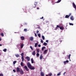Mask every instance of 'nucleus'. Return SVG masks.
I'll use <instances>...</instances> for the list:
<instances>
[{
  "mask_svg": "<svg viewBox=\"0 0 76 76\" xmlns=\"http://www.w3.org/2000/svg\"><path fill=\"white\" fill-rule=\"evenodd\" d=\"M24 53H22L21 54V59L22 60V62H23L24 61V57L23 56V55Z\"/></svg>",
  "mask_w": 76,
  "mask_h": 76,
  "instance_id": "nucleus-1",
  "label": "nucleus"
},
{
  "mask_svg": "<svg viewBox=\"0 0 76 76\" xmlns=\"http://www.w3.org/2000/svg\"><path fill=\"white\" fill-rule=\"evenodd\" d=\"M27 66L28 68L30 69L32 65H31V64L29 63V62H28L27 64Z\"/></svg>",
  "mask_w": 76,
  "mask_h": 76,
  "instance_id": "nucleus-2",
  "label": "nucleus"
},
{
  "mask_svg": "<svg viewBox=\"0 0 76 76\" xmlns=\"http://www.w3.org/2000/svg\"><path fill=\"white\" fill-rule=\"evenodd\" d=\"M37 2H35L34 5H33V8H35L36 7V6L37 5Z\"/></svg>",
  "mask_w": 76,
  "mask_h": 76,
  "instance_id": "nucleus-3",
  "label": "nucleus"
},
{
  "mask_svg": "<svg viewBox=\"0 0 76 76\" xmlns=\"http://www.w3.org/2000/svg\"><path fill=\"white\" fill-rule=\"evenodd\" d=\"M23 68L25 69L26 70V71H29V69H28V67H27V66H25L23 67Z\"/></svg>",
  "mask_w": 76,
  "mask_h": 76,
  "instance_id": "nucleus-4",
  "label": "nucleus"
},
{
  "mask_svg": "<svg viewBox=\"0 0 76 76\" xmlns=\"http://www.w3.org/2000/svg\"><path fill=\"white\" fill-rule=\"evenodd\" d=\"M19 72H20V74H21L22 75H23V73H24V72H23V71L22 69H20Z\"/></svg>",
  "mask_w": 76,
  "mask_h": 76,
  "instance_id": "nucleus-5",
  "label": "nucleus"
},
{
  "mask_svg": "<svg viewBox=\"0 0 76 76\" xmlns=\"http://www.w3.org/2000/svg\"><path fill=\"white\" fill-rule=\"evenodd\" d=\"M71 15V13H69V15H66L65 17V18H69L70 17V16Z\"/></svg>",
  "mask_w": 76,
  "mask_h": 76,
  "instance_id": "nucleus-6",
  "label": "nucleus"
},
{
  "mask_svg": "<svg viewBox=\"0 0 76 76\" xmlns=\"http://www.w3.org/2000/svg\"><path fill=\"white\" fill-rule=\"evenodd\" d=\"M26 58L28 61H30V58L28 56H26Z\"/></svg>",
  "mask_w": 76,
  "mask_h": 76,
  "instance_id": "nucleus-7",
  "label": "nucleus"
},
{
  "mask_svg": "<svg viewBox=\"0 0 76 76\" xmlns=\"http://www.w3.org/2000/svg\"><path fill=\"white\" fill-rule=\"evenodd\" d=\"M72 5L74 8L75 9H76V5H75V3H72Z\"/></svg>",
  "mask_w": 76,
  "mask_h": 76,
  "instance_id": "nucleus-8",
  "label": "nucleus"
},
{
  "mask_svg": "<svg viewBox=\"0 0 76 76\" xmlns=\"http://www.w3.org/2000/svg\"><path fill=\"white\" fill-rule=\"evenodd\" d=\"M30 41H34V37H31L30 38Z\"/></svg>",
  "mask_w": 76,
  "mask_h": 76,
  "instance_id": "nucleus-9",
  "label": "nucleus"
},
{
  "mask_svg": "<svg viewBox=\"0 0 76 76\" xmlns=\"http://www.w3.org/2000/svg\"><path fill=\"white\" fill-rule=\"evenodd\" d=\"M23 46H24V45L23 44H21L20 45V47L21 48H22L23 47Z\"/></svg>",
  "mask_w": 76,
  "mask_h": 76,
  "instance_id": "nucleus-10",
  "label": "nucleus"
},
{
  "mask_svg": "<svg viewBox=\"0 0 76 76\" xmlns=\"http://www.w3.org/2000/svg\"><path fill=\"white\" fill-rule=\"evenodd\" d=\"M20 39L21 40H24L25 39V37L23 36H22L20 37Z\"/></svg>",
  "mask_w": 76,
  "mask_h": 76,
  "instance_id": "nucleus-11",
  "label": "nucleus"
},
{
  "mask_svg": "<svg viewBox=\"0 0 76 76\" xmlns=\"http://www.w3.org/2000/svg\"><path fill=\"white\" fill-rule=\"evenodd\" d=\"M20 69L19 67H17V71L18 72H20Z\"/></svg>",
  "mask_w": 76,
  "mask_h": 76,
  "instance_id": "nucleus-12",
  "label": "nucleus"
},
{
  "mask_svg": "<svg viewBox=\"0 0 76 76\" xmlns=\"http://www.w3.org/2000/svg\"><path fill=\"white\" fill-rule=\"evenodd\" d=\"M58 28H60V26L58 25L56 26V28L55 29V30H57V29Z\"/></svg>",
  "mask_w": 76,
  "mask_h": 76,
  "instance_id": "nucleus-13",
  "label": "nucleus"
},
{
  "mask_svg": "<svg viewBox=\"0 0 76 76\" xmlns=\"http://www.w3.org/2000/svg\"><path fill=\"white\" fill-rule=\"evenodd\" d=\"M39 58H40V60H42V54L40 55Z\"/></svg>",
  "mask_w": 76,
  "mask_h": 76,
  "instance_id": "nucleus-14",
  "label": "nucleus"
},
{
  "mask_svg": "<svg viewBox=\"0 0 76 76\" xmlns=\"http://www.w3.org/2000/svg\"><path fill=\"white\" fill-rule=\"evenodd\" d=\"M60 29L61 30H63V29H64V28L63 26H60Z\"/></svg>",
  "mask_w": 76,
  "mask_h": 76,
  "instance_id": "nucleus-15",
  "label": "nucleus"
},
{
  "mask_svg": "<svg viewBox=\"0 0 76 76\" xmlns=\"http://www.w3.org/2000/svg\"><path fill=\"white\" fill-rule=\"evenodd\" d=\"M47 51H48V50H45L44 52V54H46V53H47Z\"/></svg>",
  "mask_w": 76,
  "mask_h": 76,
  "instance_id": "nucleus-16",
  "label": "nucleus"
},
{
  "mask_svg": "<svg viewBox=\"0 0 76 76\" xmlns=\"http://www.w3.org/2000/svg\"><path fill=\"white\" fill-rule=\"evenodd\" d=\"M32 54L33 56H35V51H34L32 53Z\"/></svg>",
  "mask_w": 76,
  "mask_h": 76,
  "instance_id": "nucleus-17",
  "label": "nucleus"
},
{
  "mask_svg": "<svg viewBox=\"0 0 76 76\" xmlns=\"http://www.w3.org/2000/svg\"><path fill=\"white\" fill-rule=\"evenodd\" d=\"M30 69L31 70H34V69H35V67H32L31 66Z\"/></svg>",
  "mask_w": 76,
  "mask_h": 76,
  "instance_id": "nucleus-18",
  "label": "nucleus"
},
{
  "mask_svg": "<svg viewBox=\"0 0 76 76\" xmlns=\"http://www.w3.org/2000/svg\"><path fill=\"white\" fill-rule=\"evenodd\" d=\"M43 45H45V46H46V45H47V43L44 42L43 43Z\"/></svg>",
  "mask_w": 76,
  "mask_h": 76,
  "instance_id": "nucleus-19",
  "label": "nucleus"
},
{
  "mask_svg": "<svg viewBox=\"0 0 76 76\" xmlns=\"http://www.w3.org/2000/svg\"><path fill=\"white\" fill-rule=\"evenodd\" d=\"M70 56H71V54H70L69 56H68V58L69 59V61H70L71 60H70Z\"/></svg>",
  "mask_w": 76,
  "mask_h": 76,
  "instance_id": "nucleus-20",
  "label": "nucleus"
},
{
  "mask_svg": "<svg viewBox=\"0 0 76 76\" xmlns=\"http://www.w3.org/2000/svg\"><path fill=\"white\" fill-rule=\"evenodd\" d=\"M20 65L21 66H24V65L23 64V63L21 62L20 63Z\"/></svg>",
  "mask_w": 76,
  "mask_h": 76,
  "instance_id": "nucleus-21",
  "label": "nucleus"
},
{
  "mask_svg": "<svg viewBox=\"0 0 76 76\" xmlns=\"http://www.w3.org/2000/svg\"><path fill=\"white\" fill-rule=\"evenodd\" d=\"M41 73V76H44V73L42 72H41L40 73Z\"/></svg>",
  "mask_w": 76,
  "mask_h": 76,
  "instance_id": "nucleus-22",
  "label": "nucleus"
},
{
  "mask_svg": "<svg viewBox=\"0 0 76 76\" xmlns=\"http://www.w3.org/2000/svg\"><path fill=\"white\" fill-rule=\"evenodd\" d=\"M70 19L71 20H74V19L73 18V16H72L70 18Z\"/></svg>",
  "mask_w": 76,
  "mask_h": 76,
  "instance_id": "nucleus-23",
  "label": "nucleus"
},
{
  "mask_svg": "<svg viewBox=\"0 0 76 76\" xmlns=\"http://www.w3.org/2000/svg\"><path fill=\"white\" fill-rule=\"evenodd\" d=\"M45 47L44 46V47H42V51L44 50V49H45Z\"/></svg>",
  "mask_w": 76,
  "mask_h": 76,
  "instance_id": "nucleus-24",
  "label": "nucleus"
},
{
  "mask_svg": "<svg viewBox=\"0 0 76 76\" xmlns=\"http://www.w3.org/2000/svg\"><path fill=\"white\" fill-rule=\"evenodd\" d=\"M61 1V0H58L56 2V3H60Z\"/></svg>",
  "mask_w": 76,
  "mask_h": 76,
  "instance_id": "nucleus-25",
  "label": "nucleus"
},
{
  "mask_svg": "<svg viewBox=\"0 0 76 76\" xmlns=\"http://www.w3.org/2000/svg\"><path fill=\"white\" fill-rule=\"evenodd\" d=\"M31 63L32 64L34 63V59H33V58H32L31 59Z\"/></svg>",
  "mask_w": 76,
  "mask_h": 76,
  "instance_id": "nucleus-26",
  "label": "nucleus"
},
{
  "mask_svg": "<svg viewBox=\"0 0 76 76\" xmlns=\"http://www.w3.org/2000/svg\"><path fill=\"white\" fill-rule=\"evenodd\" d=\"M37 53H39V49H37Z\"/></svg>",
  "mask_w": 76,
  "mask_h": 76,
  "instance_id": "nucleus-27",
  "label": "nucleus"
},
{
  "mask_svg": "<svg viewBox=\"0 0 76 76\" xmlns=\"http://www.w3.org/2000/svg\"><path fill=\"white\" fill-rule=\"evenodd\" d=\"M42 39H43V40H44V39H45V37L44 36L42 35Z\"/></svg>",
  "mask_w": 76,
  "mask_h": 76,
  "instance_id": "nucleus-28",
  "label": "nucleus"
},
{
  "mask_svg": "<svg viewBox=\"0 0 76 76\" xmlns=\"http://www.w3.org/2000/svg\"><path fill=\"white\" fill-rule=\"evenodd\" d=\"M37 45H38V43H36L35 44V47H37Z\"/></svg>",
  "mask_w": 76,
  "mask_h": 76,
  "instance_id": "nucleus-29",
  "label": "nucleus"
},
{
  "mask_svg": "<svg viewBox=\"0 0 76 76\" xmlns=\"http://www.w3.org/2000/svg\"><path fill=\"white\" fill-rule=\"evenodd\" d=\"M36 56H37V57H38L39 56V54L38 53H37L36 54Z\"/></svg>",
  "mask_w": 76,
  "mask_h": 76,
  "instance_id": "nucleus-30",
  "label": "nucleus"
},
{
  "mask_svg": "<svg viewBox=\"0 0 76 76\" xmlns=\"http://www.w3.org/2000/svg\"><path fill=\"white\" fill-rule=\"evenodd\" d=\"M48 75L49 76H52V73H50L48 74Z\"/></svg>",
  "mask_w": 76,
  "mask_h": 76,
  "instance_id": "nucleus-31",
  "label": "nucleus"
},
{
  "mask_svg": "<svg viewBox=\"0 0 76 76\" xmlns=\"http://www.w3.org/2000/svg\"><path fill=\"white\" fill-rule=\"evenodd\" d=\"M1 35L2 37H4V34L3 33H1Z\"/></svg>",
  "mask_w": 76,
  "mask_h": 76,
  "instance_id": "nucleus-32",
  "label": "nucleus"
},
{
  "mask_svg": "<svg viewBox=\"0 0 76 76\" xmlns=\"http://www.w3.org/2000/svg\"><path fill=\"white\" fill-rule=\"evenodd\" d=\"M3 51H4V52H6V51H7V49H4L3 50Z\"/></svg>",
  "mask_w": 76,
  "mask_h": 76,
  "instance_id": "nucleus-33",
  "label": "nucleus"
},
{
  "mask_svg": "<svg viewBox=\"0 0 76 76\" xmlns=\"http://www.w3.org/2000/svg\"><path fill=\"white\" fill-rule=\"evenodd\" d=\"M15 56L16 57H19V55H18V54H17L15 55Z\"/></svg>",
  "mask_w": 76,
  "mask_h": 76,
  "instance_id": "nucleus-34",
  "label": "nucleus"
},
{
  "mask_svg": "<svg viewBox=\"0 0 76 76\" xmlns=\"http://www.w3.org/2000/svg\"><path fill=\"white\" fill-rule=\"evenodd\" d=\"M17 62V61H14L13 62V64H15Z\"/></svg>",
  "mask_w": 76,
  "mask_h": 76,
  "instance_id": "nucleus-35",
  "label": "nucleus"
},
{
  "mask_svg": "<svg viewBox=\"0 0 76 76\" xmlns=\"http://www.w3.org/2000/svg\"><path fill=\"white\" fill-rule=\"evenodd\" d=\"M39 37V38H40V37H41V34H38L37 35Z\"/></svg>",
  "mask_w": 76,
  "mask_h": 76,
  "instance_id": "nucleus-36",
  "label": "nucleus"
},
{
  "mask_svg": "<svg viewBox=\"0 0 76 76\" xmlns=\"http://www.w3.org/2000/svg\"><path fill=\"white\" fill-rule=\"evenodd\" d=\"M61 75V73L59 72V73L57 74V76H60Z\"/></svg>",
  "mask_w": 76,
  "mask_h": 76,
  "instance_id": "nucleus-37",
  "label": "nucleus"
},
{
  "mask_svg": "<svg viewBox=\"0 0 76 76\" xmlns=\"http://www.w3.org/2000/svg\"><path fill=\"white\" fill-rule=\"evenodd\" d=\"M30 48L32 50H33V48H32V47L31 46H30Z\"/></svg>",
  "mask_w": 76,
  "mask_h": 76,
  "instance_id": "nucleus-38",
  "label": "nucleus"
},
{
  "mask_svg": "<svg viewBox=\"0 0 76 76\" xmlns=\"http://www.w3.org/2000/svg\"><path fill=\"white\" fill-rule=\"evenodd\" d=\"M69 24L70 25H72V26H73V24L72 23H69Z\"/></svg>",
  "mask_w": 76,
  "mask_h": 76,
  "instance_id": "nucleus-39",
  "label": "nucleus"
},
{
  "mask_svg": "<svg viewBox=\"0 0 76 76\" xmlns=\"http://www.w3.org/2000/svg\"><path fill=\"white\" fill-rule=\"evenodd\" d=\"M24 31H25V32H26L27 31V29H24Z\"/></svg>",
  "mask_w": 76,
  "mask_h": 76,
  "instance_id": "nucleus-40",
  "label": "nucleus"
},
{
  "mask_svg": "<svg viewBox=\"0 0 76 76\" xmlns=\"http://www.w3.org/2000/svg\"><path fill=\"white\" fill-rule=\"evenodd\" d=\"M0 76H3V74H0Z\"/></svg>",
  "mask_w": 76,
  "mask_h": 76,
  "instance_id": "nucleus-41",
  "label": "nucleus"
},
{
  "mask_svg": "<svg viewBox=\"0 0 76 76\" xmlns=\"http://www.w3.org/2000/svg\"><path fill=\"white\" fill-rule=\"evenodd\" d=\"M41 42L42 43H43V41H42V39H41Z\"/></svg>",
  "mask_w": 76,
  "mask_h": 76,
  "instance_id": "nucleus-42",
  "label": "nucleus"
},
{
  "mask_svg": "<svg viewBox=\"0 0 76 76\" xmlns=\"http://www.w3.org/2000/svg\"><path fill=\"white\" fill-rule=\"evenodd\" d=\"M38 47H41V45H38Z\"/></svg>",
  "mask_w": 76,
  "mask_h": 76,
  "instance_id": "nucleus-43",
  "label": "nucleus"
},
{
  "mask_svg": "<svg viewBox=\"0 0 76 76\" xmlns=\"http://www.w3.org/2000/svg\"><path fill=\"white\" fill-rule=\"evenodd\" d=\"M40 18V19H44V17H42V18Z\"/></svg>",
  "mask_w": 76,
  "mask_h": 76,
  "instance_id": "nucleus-44",
  "label": "nucleus"
},
{
  "mask_svg": "<svg viewBox=\"0 0 76 76\" xmlns=\"http://www.w3.org/2000/svg\"><path fill=\"white\" fill-rule=\"evenodd\" d=\"M13 72H16V70H15V69L13 70Z\"/></svg>",
  "mask_w": 76,
  "mask_h": 76,
  "instance_id": "nucleus-45",
  "label": "nucleus"
},
{
  "mask_svg": "<svg viewBox=\"0 0 76 76\" xmlns=\"http://www.w3.org/2000/svg\"><path fill=\"white\" fill-rule=\"evenodd\" d=\"M35 36L37 37V34L36 33H35Z\"/></svg>",
  "mask_w": 76,
  "mask_h": 76,
  "instance_id": "nucleus-46",
  "label": "nucleus"
},
{
  "mask_svg": "<svg viewBox=\"0 0 76 76\" xmlns=\"http://www.w3.org/2000/svg\"><path fill=\"white\" fill-rule=\"evenodd\" d=\"M66 63H69V61L68 60H66Z\"/></svg>",
  "mask_w": 76,
  "mask_h": 76,
  "instance_id": "nucleus-47",
  "label": "nucleus"
},
{
  "mask_svg": "<svg viewBox=\"0 0 76 76\" xmlns=\"http://www.w3.org/2000/svg\"><path fill=\"white\" fill-rule=\"evenodd\" d=\"M39 32V31H38V30H37V34H38Z\"/></svg>",
  "mask_w": 76,
  "mask_h": 76,
  "instance_id": "nucleus-48",
  "label": "nucleus"
},
{
  "mask_svg": "<svg viewBox=\"0 0 76 76\" xmlns=\"http://www.w3.org/2000/svg\"><path fill=\"white\" fill-rule=\"evenodd\" d=\"M64 64H66V61H64Z\"/></svg>",
  "mask_w": 76,
  "mask_h": 76,
  "instance_id": "nucleus-49",
  "label": "nucleus"
},
{
  "mask_svg": "<svg viewBox=\"0 0 76 76\" xmlns=\"http://www.w3.org/2000/svg\"><path fill=\"white\" fill-rule=\"evenodd\" d=\"M46 42H48V40H46Z\"/></svg>",
  "mask_w": 76,
  "mask_h": 76,
  "instance_id": "nucleus-50",
  "label": "nucleus"
},
{
  "mask_svg": "<svg viewBox=\"0 0 76 76\" xmlns=\"http://www.w3.org/2000/svg\"><path fill=\"white\" fill-rule=\"evenodd\" d=\"M37 10H38V9H39V7H37Z\"/></svg>",
  "mask_w": 76,
  "mask_h": 76,
  "instance_id": "nucleus-51",
  "label": "nucleus"
},
{
  "mask_svg": "<svg viewBox=\"0 0 76 76\" xmlns=\"http://www.w3.org/2000/svg\"><path fill=\"white\" fill-rule=\"evenodd\" d=\"M66 72H65L64 73V74H63V75H65V74H66Z\"/></svg>",
  "mask_w": 76,
  "mask_h": 76,
  "instance_id": "nucleus-52",
  "label": "nucleus"
},
{
  "mask_svg": "<svg viewBox=\"0 0 76 76\" xmlns=\"http://www.w3.org/2000/svg\"><path fill=\"white\" fill-rule=\"evenodd\" d=\"M24 25H27V23H25L24 24Z\"/></svg>",
  "mask_w": 76,
  "mask_h": 76,
  "instance_id": "nucleus-53",
  "label": "nucleus"
},
{
  "mask_svg": "<svg viewBox=\"0 0 76 76\" xmlns=\"http://www.w3.org/2000/svg\"><path fill=\"white\" fill-rule=\"evenodd\" d=\"M1 41V38L0 39V41Z\"/></svg>",
  "mask_w": 76,
  "mask_h": 76,
  "instance_id": "nucleus-54",
  "label": "nucleus"
},
{
  "mask_svg": "<svg viewBox=\"0 0 76 76\" xmlns=\"http://www.w3.org/2000/svg\"><path fill=\"white\" fill-rule=\"evenodd\" d=\"M67 58V57H65V59H66V58Z\"/></svg>",
  "mask_w": 76,
  "mask_h": 76,
  "instance_id": "nucleus-55",
  "label": "nucleus"
},
{
  "mask_svg": "<svg viewBox=\"0 0 76 76\" xmlns=\"http://www.w3.org/2000/svg\"><path fill=\"white\" fill-rule=\"evenodd\" d=\"M0 46H2V45L0 44Z\"/></svg>",
  "mask_w": 76,
  "mask_h": 76,
  "instance_id": "nucleus-56",
  "label": "nucleus"
},
{
  "mask_svg": "<svg viewBox=\"0 0 76 76\" xmlns=\"http://www.w3.org/2000/svg\"><path fill=\"white\" fill-rule=\"evenodd\" d=\"M22 26H23V25H21V26H20V27H22Z\"/></svg>",
  "mask_w": 76,
  "mask_h": 76,
  "instance_id": "nucleus-57",
  "label": "nucleus"
},
{
  "mask_svg": "<svg viewBox=\"0 0 76 76\" xmlns=\"http://www.w3.org/2000/svg\"><path fill=\"white\" fill-rule=\"evenodd\" d=\"M49 76V75H46V76Z\"/></svg>",
  "mask_w": 76,
  "mask_h": 76,
  "instance_id": "nucleus-58",
  "label": "nucleus"
},
{
  "mask_svg": "<svg viewBox=\"0 0 76 76\" xmlns=\"http://www.w3.org/2000/svg\"><path fill=\"white\" fill-rule=\"evenodd\" d=\"M51 3H53V1H52Z\"/></svg>",
  "mask_w": 76,
  "mask_h": 76,
  "instance_id": "nucleus-59",
  "label": "nucleus"
}]
</instances>
